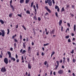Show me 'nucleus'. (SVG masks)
<instances>
[{"label": "nucleus", "mask_w": 76, "mask_h": 76, "mask_svg": "<svg viewBox=\"0 0 76 76\" xmlns=\"http://www.w3.org/2000/svg\"><path fill=\"white\" fill-rule=\"evenodd\" d=\"M7 53H8V54L9 55V58H11V60H13V61H16V59L12 57H11V53L10 52L8 51L7 52Z\"/></svg>", "instance_id": "f257e3e1"}, {"label": "nucleus", "mask_w": 76, "mask_h": 76, "mask_svg": "<svg viewBox=\"0 0 76 76\" xmlns=\"http://www.w3.org/2000/svg\"><path fill=\"white\" fill-rule=\"evenodd\" d=\"M1 31L2 33L0 32V35H2V37H4V35H5V31H4V30H1Z\"/></svg>", "instance_id": "f03ea898"}, {"label": "nucleus", "mask_w": 76, "mask_h": 76, "mask_svg": "<svg viewBox=\"0 0 76 76\" xmlns=\"http://www.w3.org/2000/svg\"><path fill=\"white\" fill-rule=\"evenodd\" d=\"M12 0H11L10 1V6L11 7L12 9V12H13L14 10H15V9L14 8V7H13V6L12 5Z\"/></svg>", "instance_id": "7ed1b4c3"}, {"label": "nucleus", "mask_w": 76, "mask_h": 76, "mask_svg": "<svg viewBox=\"0 0 76 76\" xmlns=\"http://www.w3.org/2000/svg\"><path fill=\"white\" fill-rule=\"evenodd\" d=\"M63 70L62 69H60L58 71V73L60 75H62L63 73Z\"/></svg>", "instance_id": "20e7f679"}, {"label": "nucleus", "mask_w": 76, "mask_h": 76, "mask_svg": "<svg viewBox=\"0 0 76 76\" xmlns=\"http://www.w3.org/2000/svg\"><path fill=\"white\" fill-rule=\"evenodd\" d=\"M1 71L2 72H6V69L5 68V67H2L1 69Z\"/></svg>", "instance_id": "39448f33"}, {"label": "nucleus", "mask_w": 76, "mask_h": 76, "mask_svg": "<svg viewBox=\"0 0 76 76\" xmlns=\"http://www.w3.org/2000/svg\"><path fill=\"white\" fill-rule=\"evenodd\" d=\"M33 8L34 9V11L35 12L34 13L35 16H36L37 12V9H36V7H35V5H34L33 6Z\"/></svg>", "instance_id": "423d86ee"}, {"label": "nucleus", "mask_w": 76, "mask_h": 76, "mask_svg": "<svg viewBox=\"0 0 76 76\" xmlns=\"http://www.w3.org/2000/svg\"><path fill=\"white\" fill-rule=\"evenodd\" d=\"M56 63L57 64V65H55V66L56 67L55 68V69H57V68H58V67L59 66V61H56Z\"/></svg>", "instance_id": "0eeeda50"}, {"label": "nucleus", "mask_w": 76, "mask_h": 76, "mask_svg": "<svg viewBox=\"0 0 76 76\" xmlns=\"http://www.w3.org/2000/svg\"><path fill=\"white\" fill-rule=\"evenodd\" d=\"M4 62L6 64H8V59L6 58H5L4 59Z\"/></svg>", "instance_id": "6e6552de"}, {"label": "nucleus", "mask_w": 76, "mask_h": 76, "mask_svg": "<svg viewBox=\"0 0 76 76\" xmlns=\"http://www.w3.org/2000/svg\"><path fill=\"white\" fill-rule=\"evenodd\" d=\"M45 9L46 10H47V11L48 12L50 13H51V11L50 10V9L48 7L46 6L45 7Z\"/></svg>", "instance_id": "1a4fd4ad"}, {"label": "nucleus", "mask_w": 76, "mask_h": 76, "mask_svg": "<svg viewBox=\"0 0 76 76\" xmlns=\"http://www.w3.org/2000/svg\"><path fill=\"white\" fill-rule=\"evenodd\" d=\"M48 5L49 6H52V1H50L49 2H48Z\"/></svg>", "instance_id": "9d476101"}, {"label": "nucleus", "mask_w": 76, "mask_h": 76, "mask_svg": "<svg viewBox=\"0 0 76 76\" xmlns=\"http://www.w3.org/2000/svg\"><path fill=\"white\" fill-rule=\"evenodd\" d=\"M54 32H55V30H53L51 32H50V34H54Z\"/></svg>", "instance_id": "9b49d317"}, {"label": "nucleus", "mask_w": 76, "mask_h": 76, "mask_svg": "<svg viewBox=\"0 0 76 76\" xmlns=\"http://www.w3.org/2000/svg\"><path fill=\"white\" fill-rule=\"evenodd\" d=\"M28 69H31L32 67V66H31V65L30 64V63H29L28 64Z\"/></svg>", "instance_id": "f8f14e48"}, {"label": "nucleus", "mask_w": 76, "mask_h": 76, "mask_svg": "<svg viewBox=\"0 0 76 76\" xmlns=\"http://www.w3.org/2000/svg\"><path fill=\"white\" fill-rule=\"evenodd\" d=\"M0 22L1 23V24H4V22L3 20L1 19L0 20Z\"/></svg>", "instance_id": "ddd939ff"}, {"label": "nucleus", "mask_w": 76, "mask_h": 76, "mask_svg": "<svg viewBox=\"0 0 76 76\" xmlns=\"http://www.w3.org/2000/svg\"><path fill=\"white\" fill-rule=\"evenodd\" d=\"M51 1V0H47V1L46 0L45 1V3H46V4H47V3H48V2H49L50 1Z\"/></svg>", "instance_id": "4468645a"}, {"label": "nucleus", "mask_w": 76, "mask_h": 76, "mask_svg": "<svg viewBox=\"0 0 76 76\" xmlns=\"http://www.w3.org/2000/svg\"><path fill=\"white\" fill-rule=\"evenodd\" d=\"M61 23H62V20H60L59 22V26H61Z\"/></svg>", "instance_id": "2eb2a0df"}, {"label": "nucleus", "mask_w": 76, "mask_h": 76, "mask_svg": "<svg viewBox=\"0 0 76 76\" xmlns=\"http://www.w3.org/2000/svg\"><path fill=\"white\" fill-rule=\"evenodd\" d=\"M20 4L23 3H24V0H20Z\"/></svg>", "instance_id": "dca6fc26"}, {"label": "nucleus", "mask_w": 76, "mask_h": 76, "mask_svg": "<svg viewBox=\"0 0 76 76\" xmlns=\"http://www.w3.org/2000/svg\"><path fill=\"white\" fill-rule=\"evenodd\" d=\"M33 18L34 19V20H37V17L36 16H34L33 17Z\"/></svg>", "instance_id": "f3484780"}, {"label": "nucleus", "mask_w": 76, "mask_h": 76, "mask_svg": "<svg viewBox=\"0 0 76 76\" xmlns=\"http://www.w3.org/2000/svg\"><path fill=\"white\" fill-rule=\"evenodd\" d=\"M12 15L13 14L12 13H10L9 14V17H10V18H12Z\"/></svg>", "instance_id": "a211bd4d"}, {"label": "nucleus", "mask_w": 76, "mask_h": 76, "mask_svg": "<svg viewBox=\"0 0 76 76\" xmlns=\"http://www.w3.org/2000/svg\"><path fill=\"white\" fill-rule=\"evenodd\" d=\"M76 25H74V31H75H75H76Z\"/></svg>", "instance_id": "6ab92c4d"}, {"label": "nucleus", "mask_w": 76, "mask_h": 76, "mask_svg": "<svg viewBox=\"0 0 76 76\" xmlns=\"http://www.w3.org/2000/svg\"><path fill=\"white\" fill-rule=\"evenodd\" d=\"M65 10H64V7H63L61 9V12H64Z\"/></svg>", "instance_id": "aec40b11"}, {"label": "nucleus", "mask_w": 76, "mask_h": 76, "mask_svg": "<svg viewBox=\"0 0 76 76\" xmlns=\"http://www.w3.org/2000/svg\"><path fill=\"white\" fill-rule=\"evenodd\" d=\"M16 34H15V35H13L12 37V39H14L15 38V37H16Z\"/></svg>", "instance_id": "412c9836"}, {"label": "nucleus", "mask_w": 76, "mask_h": 76, "mask_svg": "<svg viewBox=\"0 0 76 76\" xmlns=\"http://www.w3.org/2000/svg\"><path fill=\"white\" fill-rule=\"evenodd\" d=\"M49 44H50V43H46V44H44L43 46L44 47H45V46H47V45H49Z\"/></svg>", "instance_id": "4be33fe9"}, {"label": "nucleus", "mask_w": 76, "mask_h": 76, "mask_svg": "<svg viewBox=\"0 0 76 76\" xmlns=\"http://www.w3.org/2000/svg\"><path fill=\"white\" fill-rule=\"evenodd\" d=\"M26 13L27 14H29V15H30V11L28 10L26 11Z\"/></svg>", "instance_id": "5701e85b"}, {"label": "nucleus", "mask_w": 76, "mask_h": 76, "mask_svg": "<svg viewBox=\"0 0 76 76\" xmlns=\"http://www.w3.org/2000/svg\"><path fill=\"white\" fill-rule=\"evenodd\" d=\"M1 54L0 55V58H1L3 57V53H1Z\"/></svg>", "instance_id": "b1692460"}, {"label": "nucleus", "mask_w": 76, "mask_h": 76, "mask_svg": "<svg viewBox=\"0 0 76 76\" xmlns=\"http://www.w3.org/2000/svg\"><path fill=\"white\" fill-rule=\"evenodd\" d=\"M33 5H34V2H32L31 4V7H33Z\"/></svg>", "instance_id": "393cba45"}, {"label": "nucleus", "mask_w": 76, "mask_h": 76, "mask_svg": "<svg viewBox=\"0 0 76 76\" xmlns=\"http://www.w3.org/2000/svg\"><path fill=\"white\" fill-rule=\"evenodd\" d=\"M25 43H23V48H26V45H25Z\"/></svg>", "instance_id": "a878e982"}, {"label": "nucleus", "mask_w": 76, "mask_h": 76, "mask_svg": "<svg viewBox=\"0 0 76 76\" xmlns=\"http://www.w3.org/2000/svg\"><path fill=\"white\" fill-rule=\"evenodd\" d=\"M29 2V0H26V4H28Z\"/></svg>", "instance_id": "bb28decb"}, {"label": "nucleus", "mask_w": 76, "mask_h": 76, "mask_svg": "<svg viewBox=\"0 0 76 76\" xmlns=\"http://www.w3.org/2000/svg\"><path fill=\"white\" fill-rule=\"evenodd\" d=\"M7 35H9V33H10V30H9V29H7Z\"/></svg>", "instance_id": "cd10ccee"}, {"label": "nucleus", "mask_w": 76, "mask_h": 76, "mask_svg": "<svg viewBox=\"0 0 76 76\" xmlns=\"http://www.w3.org/2000/svg\"><path fill=\"white\" fill-rule=\"evenodd\" d=\"M36 5L37 9H38V8H39V7H38V4H36Z\"/></svg>", "instance_id": "c85d7f7f"}, {"label": "nucleus", "mask_w": 76, "mask_h": 76, "mask_svg": "<svg viewBox=\"0 0 76 76\" xmlns=\"http://www.w3.org/2000/svg\"><path fill=\"white\" fill-rule=\"evenodd\" d=\"M25 53H26V50H23L22 52V54H24Z\"/></svg>", "instance_id": "c756f323"}, {"label": "nucleus", "mask_w": 76, "mask_h": 76, "mask_svg": "<svg viewBox=\"0 0 76 76\" xmlns=\"http://www.w3.org/2000/svg\"><path fill=\"white\" fill-rule=\"evenodd\" d=\"M20 39L21 40H22V35H20Z\"/></svg>", "instance_id": "7c9ffc66"}, {"label": "nucleus", "mask_w": 76, "mask_h": 76, "mask_svg": "<svg viewBox=\"0 0 76 76\" xmlns=\"http://www.w3.org/2000/svg\"><path fill=\"white\" fill-rule=\"evenodd\" d=\"M22 27L25 30H26V28L25 27V26H24V25H23L22 26Z\"/></svg>", "instance_id": "2f4dec72"}, {"label": "nucleus", "mask_w": 76, "mask_h": 76, "mask_svg": "<svg viewBox=\"0 0 76 76\" xmlns=\"http://www.w3.org/2000/svg\"><path fill=\"white\" fill-rule=\"evenodd\" d=\"M30 50H31V47H29L28 48V52L29 51H30Z\"/></svg>", "instance_id": "473e14b6"}, {"label": "nucleus", "mask_w": 76, "mask_h": 76, "mask_svg": "<svg viewBox=\"0 0 76 76\" xmlns=\"http://www.w3.org/2000/svg\"><path fill=\"white\" fill-rule=\"evenodd\" d=\"M55 15H56V17H58V13H57V12H56Z\"/></svg>", "instance_id": "72a5a7b5"}, {"label": "nucleus", "mask_w": 76, "mask_h": 76, "mask_svg": "<svg viewBox=\"0 0 76 76\" xmlns=\"http://www.w3.org/2000/svg\"><path fill=\"white\" fill-rule=\"evenodd\" d=\"M58 8H59V7H58V6H55V9H58Z\"/></svg>", "instance_id": "f704fd0d"}, {"label": "nucleus", "mask_w": 76, "mask_h": 76, "mask_svg": "<svg viewBox=\"0 0 76 76\" xmlns=\"http://www.w3.org/2000/svg\"><path fill=\"white\" fill-rule=\"evenodd\" d=\"M69 37H70L69 36H66L65 37L67 39H68Z\"/></svg>", "instance_id": "c9c22d12"}, {"label": "nucleus", "mask_w": 76, "mask_h": 76, "mask_svg": "<svg viewBox=\"0 0 76 76\" xmlns=\"http://www.w3.org/2000/svg\"><path fill=\"white\" fill-rule=\"evenodd\" d=\"M47 62L46 61L44 62V64H45V65H47Z\"/></svg>", "instance_id": "e433bc0d"}, {"label": "nucleus", "mask_w": 76, "mask_h": 76, "mask_svg": "<svg viewBox=\"0 0 76 76\" xmlns=\"http://www.w3.org/2000/svg\"><path fill=\"white\" fill-rule=\"evenodd\" d=\"M72 62L73 63H75V59L74 58L72 59Z\"/></svg>", "instance_id": "4c0bfd02"}, {"label": "nucleus", "mask_w": 76, "mask_h": 76, "mask_svg": "<svg viewBox=\"0 0 76 76\" xmlns=\"http://www.w3.org/2000/svg\"><path fill=\"white\" fill-rule=\"evenodd\" d=\"M67 60L68 63H69L70 61V59L69 58H67Z\"/></svg>", "instance_id": "58836bf2"}, {"label": "nucleus", "mask_w": 76, "mask_h": 76, "mask_svg": "<svg viewBox=\"0 0 76 76\" xmlns=\"http://www.w3.org/2000/svg\"><path fill=\"white\" fill-rule=\"evenodd\" d=\"M71 54H73L74 53V50L73 49L71 52Z\"/></svg>", "instance_id": "ea45409f"}, {"label": "nucleus", "mask_w": 76, "mask_h": 76, "mask_svg": "<svg viewBox=\"0 0 76 76\" xmlns=\"http://www.w3.org/2000/svg\"><path fill=\"white\" fill-rule=\"evenodd\" d=\"M49 15V14H48V13L47 12L45 15V16H47V15Z\"/></svg>", "instance_id": "a19ab883"}, {"label": "nucleus", "mask_w": 76, "mask_h": 76, "mask_svg": "<svg viewBox=\"0 0 76 76\" xmlns=\"http://www.w3.org/2000/svg\"><path fill=\"white\" fill-rule=\"evenodd\" d=\"M18 16H19L20 18H22V15L20 14H18Z\"/></svg>", "instance_id": "79ce46f5"}, {"label": "nucleus", "mask_w": 76, "mask_h": 76, "mask_svg": "<svg viewBox=\"0 0 76 76\" xmlns=\"http://www.w3.org/2000/svg\"><path fill=\"white\" fill-rule=\"evenodd\" d=\"M44 55H45V54L43 52H42V56H44Z\"/></svg>", "instance_id": "37998d69"}, {"label": "nucleus", "mask_w": 76, "mask_h": 76, "mask_svg": "<svg viewBox=\"0 0 76 76\" xmlns=\"http://www.w3.org/2000/svg\"><path fill=\"white\" fill-rule=\"evenodd\" d=\"M68 41L69 42H71V40H70V39H68Z\"/></svg>", "instance_id": "c03bdc74"}, {"label": "nucleus", "mask_w": 76, "mask_h": 76, "mask_svg": "<svg viewBox=\"0 0 76 76\" xmlns=\"http://www.w3.org/2000/svg\"><path fill=\"white\" fill-rule=\"evenodd\" d=\"M67 25L69 27H70V24L69 23H67Z\"/></svg>", "instance_id": "a18cd8bd"}, {"label": "nucleus", "mask_w": 76, "mask_h": 76, "mask_svg": "<svg viewBox=\"0 0 76 76\" xmlns=\"http://www.w3.org/2000/svg\"><path fill=\"white\" fill-rule=\"evenodd\" d=\"M38 20L39 21H40L41 20V18L40 17H38Z\"/></svg>", "instance_id": "49530a36"}, {"label": "nucleus", "mask_w": 76, "mask_h": 76, "mask_svg": "<svg viewBox=\"0 0 76 76\" xmlns=\"http://www.w3.org/2000/svg\"><path fill=\"white\" fill-rule=\"evenodd\" d=\"M16 61L17 63H19V59H17Z\"/></svg>", "instance_id": "de8ad7c7"}, {"label": "nucleus", "mask_w": 76, "mask_h": 76, "mask_svg": "<svg viewBox=\"0 0 76 76\" xmlns=\"http://www.w3.org/2000/svg\"><path fill=\"white\" fill-rule=\"evenodd\" d=\"M59 62L60 63H62V62H63V60H62V59L60 60Z\"/></svg>", "instance_id": "09e8293b"}, {"label": "nucleus", "mask_w": 76, "mask_h": 76, "mask_svg": "<svg viewBox=\"0 0 76 76\" xmlns=\"http://www.w3.org/2000/svg\"><path fill=\"white\" fill-rule=\"evenodd\" d=\"M63 26H61V31L62 32V31H63Z\"/></svg>", "instance_id": "8fccbe9b"}, {"label": "nucleus", "mask_w": 76, "mask_h": 76, "mask_svg": "<svg viewBox=\"0 0 76 76\" xmlns=\"http://www.w3.org/2000/svg\"><path fill=\"white\" fill-rule=\"evenodd\" d=\"M69 7H70V6H69V5H66V8H69Z\"/></svg>", "instance_id": "3c124183"}, {"label": "nucleus", "mask_w": 76, "mask_h": 76, "mask_svg": "<svg viewBox=\"0 0 76 76\" xmlns=\"http://www.w3.org/2000/svg\"><path fill=\"white\" fill-rule=\"evenodd\" d=\"M52 74H53V72H52V71H51L50 73V75H52Z\"/></svg>", "instance_id": "603ef678"}, {"label": "nucleus", "mask_w": 76, "mask_h": 76, "mask_svg": "<svg viewBox=\"0 0 76 76\" xmlns=\"http://www.w3.org/2000/svg\"><path fill=\"white\" fill-rule=\"evenodd\" d=\"M72 17H74V15H73V14H72V13H70V14Z\"/></svg>", "instance_id": "864d4df0"}, {"label": "nucleus", "mask_w": 76, "mask_h": 76, "mask_svg": "<svg viewBox=\"0 0 76 76\" xmlns=\"http://www.w3.org/2000/svg\"><path fill=\"white\" fill-rule=\"evenodd\" d=\"M63 59H64L63 60V61H65V60H66V58L65 57H64L63 58Z\"/></svg>", "instance_id": "5fc2aeb1"}, {"label": "nucleus", "mask_w": 76, "mask_h": 76, "mask_svg": "<svg viewBox=\"0 0 76 76\" xmlns=\"http://www.w3.org/2000/svg\"><path fill=\"white\" fill-rule=\"evenodd\" d=\"M18 55L17 54L16 55V58L17 59H18Z\"/></svg>", "instance_id": "6e6d98bb"}, {"label": "nucleus", "mask_w": 76, "mask_h": 76, "mask_svg": "<svg viewBox=\"0 0 76 76\" xmlns=\"http://www.w3.org/2000/svg\"><path fill=\"white\" fill-rule=\"evenodd\" d=\"M14 40L16 42H18V40L16 39H15Z\"/></svg>", "instance_id": "4d7b16f0"}, {"label": "nucleus", "mask_w": 76, "mask_h": 76, "mask_svg": "<svg viewBox=\"0 0 76 76\" xmlns=\"http://www.w3.org/2000/svg\"><path fill=\"white\" fill-rule=\"evenodd\" d=\"M52 0V2L53 4H54L55 3V1H54V0Z\"/></svg>", "instance_id": "13d9d810"}, {"label": "nucleus", "mask_w": 76, "mask_h": 76, "mask_svg": "<svg viewBox=\"0 0 76 76\" xmlns=\"http://www.w3.org/2000/svg\"><path fill=\"white\" fill-rule=\"evenodd\" d=\"M26 42H28V41H29V40L28 39V38L27 37L26 38Z\"/></svg>", "instance_id": "bf43d9fd"}, {"label": "nucleus", "mask_w": 76, "mask_h": 76, "mask_svg": "<svg viewBox=\"0 0 76 76\" xmlns=\"http://www.w3.org/2000/svg\"><path fill=\"white\" fill-rule=\"evenodd\" d=\"M10 50H11V51H13V48H10Z\"/></svg>", "instance_id": "052dcab7"}, {"label": "nucleus", "mask_w": 76, "mask_h": 76, "mask_svg": "<svg viewBox=\"0 0 76 76\" xmlns=\"http://www.w3.org/2000/svg\"><path fill=\"white\" fill-rule=\"evenodd\" d=\"M71 35L72 37H73V36H74L75 35V34L73 33H72V34H71Z\"/></svg>", "instance_id": "680f3d73"}, {"label": "nucleus", "mask_w": 76, "mask_h": 76, "mask_svg": "<svg viewBox=\"0 0 76 76\" xmlns=\"http://www.w3.org/2000/svg\"><path fill=\"white\" fill-rule=\"evenodd\" d=\"M57 11L58 12H59V11H60V8H58V9H57Z\"/></svg>", "instance_id": "e2e57ef3"}, {"label": "nucleus", "mask_w": 76, "mask_h": 76, "mask_svg": "<svg viewBox=\"0 0 76 76\" xmlns=\"http://www.w3.org/2000/svg\"><path fill=\"white\" fill-rule=\"evenodd\" d=\"M22 51H23V49H22L20 50V53H22Z\"/></svg>", "instance_id": "0e129e2a"}, {"label": "nucleus", "mask_w": 76, "mask_h": 76, "mask_svg": "<svg viewBox=\"0 0 76 76\" xmlns=\"http://www.w3.org/2000/svg\"><path fill=\"white\" fill-rule=\"evenodd\" d=\"M16 28H18V24H17V25H16Z\"/></svg>", "instance_id": "69168bd1"}, {"label": "nucleus", "mask_w": 76, "mask_h": 76, "mask_svg": "<svg viewBox=\"0 0 76 76\" xmlns=\"http://www.w3.org/2000/svg\"><path fill=\"white\" fill-rule=\"evenodd\" d=\"M72 75L73 76H75V73H72Z\"/></svg>", "instance_id": "338daca9"}, {"label": "nucleus", "mask_w": 76, "mask_h": 76, "mask_svg": "<svg viewBox=\"0 0 76 76\" xmlns=\"http://www.w3.org/2000/svg\"><path fill=\"white\" fill-rule=\"evenodd\" d=\"M37 56H39V52H38L37 54Z\"/></svg>", "instance_id": "774afa93"}]
</instances>
